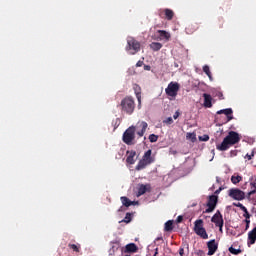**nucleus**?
I'll list each match as a JSON object with an SVG mask.
<instances>
[{
	"mask_svg": "<svg viewBox=\"0 0 256 256\" xmlns=\"http://www.w3.org/2000/svg\"><path fill=\"white\" fill-rule=\"evenodd\" d=\"M147 127H149V124L145 121L138 122L136 127L130 126L123 134L124 143L126 145H133V141H135V131H137L138 137H143L145 131H147Z\"/></svg>",
	"mask_w": 256,
	"mask_h": 256,
	"instance_id": "f257e3e1",
	"label": "nucleus"
},
{
	"mask_svg": "<svg viewBox=\"0 0 256 256\" xmlns=\"http://www.w3.org/2000/svg\"><path fill=\"white\" fill-rule=\"evenodd\" d=\"M241 141V136L235 131H230L228 135L223 139L222 143L216 146L218 151H227L229 147L237 145Z\"/></svg>",
	"mask_w": 256,
	"mask_h": 256,
	"instance_id": "f03ea898",
	"label": "nucleus"
},
{
	"mask_svg": "<svg viewBox=\"0 0 256 256\" xmlns=\"http://www.w3.org/2000/svg\"><path fill=\"white\" fill-rule=\"evenodd\" d=\"M120 107L122 113H126V115H133V111H135V100L131 96H126L121 100Z\"/></svg>",
	"mask_w": 256,
	"mask_h": 256,
	"instance_id": "7ed1b4c3",
	"label": "nucleus"
},
{
	"mask_svg": "<svg viewBox=\"0 0 256 256\" xmlns=\"http://www.w3.org/2000/svg\"><path fill=\"white\" fill-rule=\"evenodd\" d=\"M153 150L149 149L147 150L144 155L142 156V159L138 162L136 165V171H141L147 167V165H151L152 163H155V158L152 156Z\"/></svg>",
	"mask_w": 256,
	"mask_h": 256,
	"instance_id": "20e7f679",
	"label": "nucleus"
},
{
	"mask_svg": "<svg viewBox=\"0 0 256 256\" xmlns=\"http://www.w3.org/2000/svg\"><path fill=\"white\" fill-rule=\"evenodd\" d=\"M126 51L130 53V55H135L136 53H139V51H141V42L133 37H128Z\"/></svg>",
	"mask_w": 256,
	"mask_h": 256,
	"instance_id": "39448f33",
	"label": "nucleus"
},
{
	"mask_svg": "<svg viewBox=\"0 0 256 256\" xmlns=\"http://www.w3.org/2000/svg\"><path fill=\"white\" fill-rule=\"evenodd\" d=\"M194 232L202 239H209V234H207V230L203 228V220L201 219L195 221Z\"/></svg>",
	"mask_w": 256,
	"mask_h": 256,
	"instance_id": "423d86ee",
	"label": "nucleus"
},
{
	"mask_svg": "<svg viewBox=\"0 0 256 256\" xmlns=\"http://www.w3.org/2000/svg\"><path fill=\"white\" fill-rule=\"evenodd\" d=\"M179 89H181V85L178 82H170L165 89V93L168 97H177V93H179Z\"/></svg>",
	"mask_w": 256,
	"mask_h": 256,
	"instance_id": "0eeeda50",
	"label": "nucleus"
},
{
	"mask_svg": "<svg viewBox=\"0 0 256 256\" xmlns=\"http://www.w3.org/2000/svg\"><path fill=\"white\" fill-rule=\"evenodd\" d=\"M211 221L219 228L220 233H223V225H225V221L223 220V214H221V211L217 210L212 216Z\"/></svg>",
	"mask_w": 256,
	"mask_h": 256,
	"instance_id": "6e6552de",
	"label": "nucleus"
},
{
	"mask_svg": "<svg viewBox=\"0 0 256 256\" xmlns=\"http://www.w3.org/2000/svg\"><path fill=\"white\" fill-rule=\"evenodd\" d=\"M228 197H231L234 201H243L245 199V193L239 188H232L228 190Z\"/></svg>",
	"mask_w": 256,
	"mask_h": 256,
	"instance_id": "1a4fd4ad",
	"label": "nucleus"
},
{
	"mask_svg": "<svg viewBox=\"0 0 256 256\" xmlns=\"http://www.w3.org/2000/svg\"><path fill=\"white\" fill-rule=\"evenodd\" d=\"M217 203H219V197L217 195L209 196L206 204L208 208L204 211V213H213L215 211V207H217Z\"/></svg>",
	"mask_w": 256,
	"mask_h": 256,
	"instance_id": "9d476101",
	"label": "nucleus"
},
{
	"mask_svg": "<svg viewBox=\"0 0 256 256\" xmlns=\"http://www.w3.org/2000/svg\"><path fill=\"white\" fill-rule=\"evenodd\" d=\"M207 247H208L207 255L211 256V255H215V253L217 252V249H219V244L215 241V239H213L207 242Z\"/></svg>",
	"mask_w": 256,
	"mask_h": 256,
	"instance_id": "9b49d317",
	"label": "nucleus"
},
{
	"mask_svg": "<svg viewBox=\"0 0 256 256\" xmlns=\"http://www.w3.org/2000/svg\"><path fill=\"white\" fill-rule=\"evenodd\" d=\"M255 242H256V226L250 232H248V241H247L248 247H251V245H255Z\"/></svg>",
	"mask_w": 256,
	"mask_h": 256,
	"instance_id": "f8f14e48",
	"label": "nucleus"
},
{
	"mask_svg": "<svg viewBox=\"0 0 256 256\" xmlns=\"http://www.w3.org/2000/svg\"><path fill=\"white\" fill-rule=\"evenodd\" d=\"M223 114L226 115L228 122L233 120V109L226 108V109H223V110H219L217 112V115H223Z\"/></svg>",
	"mask_w": 256,
	"mask_h": 256,
	"instance_id": "ddd939ff",
	"label": "nucleus"
},
{
	"mask_svg": "<svg viewBox=\"0 0 256 256\" xmlns=\"http://www.w3.org/2000/svg\"><path fill=\"white\" fill-rule=\"evenodd\" d=\"M203 97H204V107H206V109H211V107H213V97H211L210 94H207V93H204Z\"/></svg>",
	"mask_w": 256,
	"mask_h": 256,
	"instance_id": "4468645a",
	"label": "nucleus"
},
{
	"mask_svg": "<svg viewBox=\"0 0 256 256\" xmlns=\"http://www.w3.org/2000/svg\"><path fill=\"white\" fill-rule=\"evenodd\" d=\"M147 191H151V185L149 184H141L138 187V192H137V197H141V195H145L147 193Z\"/></svg>",
	"mask_w": 256,
	"mask_h": 256,
	"instance_id": "2eb2a0df",
	"label": "nucleus"
},
{
	"mask_svg": "<svg viewBox=\"0 0 256 256\" xmlns=\"http://www.w3.org/2000/svg\"><path fill=\"white\" fill-rule=\"evenodd\" d=\"M127 158H126V163H128V165H135V155H137V152L135 151H127Z\"/></svg>",
	"mask_w": 256,
	"mask_h": 256,
	"instance_id": "dca6fc26",
	"label": "nucleus"
},
{
	"mask_svg": "<svg viewBox=\"0 0 256 256\" xmlns=\"http://www.w3.org/2000/svg\"><path fill=\"white\" fill-rule=\"evenodd\" d=\"M138 247H137V244L135 243H130V244H127L126 247H125V253H137L138 251Z\"/></svg>",
	"mask_w": 256,
	"mask_h": 256,
	"instance_id": "f3484780",
	"label": "nucleus"
},
{
	"mask_svg": "<svg viewBox=\"0 0 256 256\" xmlns=\"http://www.w3.org/2000/svg\"><path fill=\"white\" fill-rule=\"evenodd\" d=\"M133 89L136 95V99L138 100V103L141 105V86H139L138 84H134Z\"/></svg>",
	"mask_w": 256,
	"mask_h": 256,
	"instance_id": "a211bd4d",
	"label": "nucleus"
},
{
	"mask_svg": "<svg viewBox=\"0 0 256 256\" xmlns=\"http://www.w3.org/2000/svg\"><path fill=\"white\" fill-rule=\"evenodd\" d=\"M122 205L124 207H131V205H135V201H131L129 198H127L126 196H122L120 198Z\"/></svg>",
	"mask_w": 256,
	"mask_h": 256,
	"instance_id": "6ab92c4d",
	"label": "nucleus"
},
{
	"mask_svg": "<svg viewBox=\"0 0 256 256\" xmlns=\"http://www.w3.org/2000/svg\"><path fill=\"white\" fill-rule=\"evenodd\" d=\"M163 12H164L165 18L168 21H171L173 19V17H175V12H173V10H171L169 8L164 9Z\"/></svg>",
	"mask_w": 256,
	"mask_h": 256,
	"instance_id": "aec40b11",
	"label": "nucleus"
},
{
	"mask_svg": "<svg viewBox=\"0 0 256 256\" xmlns=\"http://www.w3.org/2000/svg\"><path fill=\"white\" fill-rule=\"evenodd\" d=\"M158 33L161 39H166V41H169V39H171V34L165 30H158Z\"/></svg>",
	"mask_w": 256,
	"mask_h": 256,
	"instance_id": "412c9836",
	"label": "nucleus"
},
{
	"mask_svg": "<svg viewBox=\"0 0 256 256\" xmlns=\"http://www.w3.org/2000/svg\"><path fill=\"white\" fill-rule=\"evenodd\" d=\"M162 48H163V44L159 42H152L150 44V49H152V51H161Z\"/></svg>",
	"mask_w": 256,
	"mask_h": 256,
	"instance_id": "4be33fe9",
	"label": "nucleus"
},
{
	"mask_svg": "<svg viewBox=\"0 0 256 256\" xmlns=\"http://www.w3.org/2000/svg\"><path fill=\"white\" fill-rule=\"evenodd\" d=\"M68 247L75 253H79V251H81V244H68Z\"/></svg>",
	"mask_w": 256,
	"mask_h": 256,
	"instance_id": "5701e85b",
	"label": "nucleus"
},
{
	"mask_svg": "<svg viewBox=\"0 0 256 256\" xmlns=\"http://www.w3.org/2000/svg\"><path fill=\"white\" fill-rule=\"evenodd\" d=\"M240 209L244 212L243 217H245V219H251V214H249L247 207H245L244 205H240Z\"/></svg>",
	"mask_w": 256,
	"mask_h": 256,
	"instance_id": "b1692460",
	"label": "nucleus"
},
{
	"mask_svg": "<svg viewBox=\"0 0 256 256\" xmlns=\"http://www.w3.org/2000/svg\"><path fill=\"white\" fill-rule=\"evenodd\" d=\"M228 251H229V253H231L232 255H239V254L243 253V250H241V249H235V248H233V246L229 247V248H228Z\"/></svg>",
	"mask_w": 256,
	"mask_h": 256,
	"instance_id": "393cba45",
	"label": "nucleus"
},
{
	"mask_svg": "<svg viewBox=\"0 0 256 256\" xmlns=\"http://www.w3.org/2000/svg\"><path fill=\"white\" fill-rule=\"evenodd\" d=\"M241 181H243V177H241V176H232L231 177V182L233 183V185H237V183H241Z\"/></svg>",
	"mask_w": 256,
	"mask_h": 256,
	"instance_id": "a878e982",
	"label": "nucleus"
},
{
	"mask_svg": "<svg viewBox=\"0 0 256 256\" xmlns=\"http://www.w3.org/2000/svg\"><path fill=\"white\" fill-rule=\"evenodd\" d=\"M164 229H165V231H173V221L172 220H168L165 223Z\"/></svg>",
	"mask_w": 256,
	"mask_h": 256,
	"instance_id": "bb28decb",
	"label": "nucleus"
},
{
	"mask_svg": "<svg viewBox=\"0 0 256 256\" xmlns=\"http://www.w3.org/2000/svg\"><path fill=\"white\" fill-rule=\"evenodd\" d=\"M148 139L150 143H157V141L159 140V136L155 134H150Z\"/></svg>",
	"mask_w": 256,
	"mask_h": 256,
	"instance_id": "cd10ccee",
	"label": "nucleus"
},
{
	"mask_svg": "<svg viewBox=\"0 0 256 256\" xmlns=\"http://www.w3.org/2000/svg\"><path fill=\"white\" fill-rule=\"evenodd\" d=\"M122 221L124 223H131V213H126V216Z\"/></svg>",
	"mask_w": 256,
	"mask_h": 256,
	"instance_id": "c85d7f7f",
	"label": "nucleus"
},
{
	"mask_svg": "<svg viewBox=\"0 0 256 256\" xmlns=\"http://www.w3.org/2000/svg\"><path fill=\"white\" fill-rule=\"evenodd\" d=\"M203 71L205 72L206 75L211 74V69L209 68L208 65L203 66Z\"/></svg>",
	"mask_w": 256,
	"mask_h": 256,
	"instance_id": "c756f323",
	"label": "nucleus"
},
{
	"mask_svg": "<svg viewBox=\"0 0 256 256\" xmlns=\"http://www.w3.org/2000/svg\"><path fill=\"white\" fill-rule=\"evenodd\" d=\"M166 125H173V118L168 117L166 120L163 121Z\"/></svg>",
	"mask_w": 256,
	"mask_h": 256,
	"instance_id": "7c9ffc66",
	"label": "nucleus"
},
{
	"mask_svg": "<svg viewBox=\"0 0 256 256\" xmlns=\"http://www.w3.org/2000/svg\"><path fill=\"white\" fill-rule=\"evenodd\" d=\"M255 157V152L252 151L251 154H246L245 159H248V161H251Z\"/></svg>",
	"mask_w": 256,
	"mask_h": 256,
	"instance_id": "2f4dec72",
	"label": "nucleus"
},
{
	"mask_svg": "<svg viewBox=\"0 0 256 256\" xmlns=\"http://www.w3.org/2000/svg\"><path fill=\"white\" fill-rule=\"evenodd\" d=\"M179 115H180L179 111H176L173 115V119H179Z\"/></svg>",
	"mask_w": 256,
	"mask_h": 256,
	"instance_id": "473e14b6",
	"label": "nucleus"
},
{
	"mask_svg": "<svg viewBox=\"0 0 256 256\" xmlns=\"http://www.w3.org/2000/svg\"><path fill=\"white\" fill-rule=\"evenodd\" d=\"M177 223H182L183 222V216H178L176 219Z\"/></svg>",
	"mask_w": 256,
	"mask_h": 256,
	"instance_id": "72a5a7b5",
	"label": "nucleus"
},
{
	"mask_svg": "<svg viewBox=\"0 0 256 256\" xmlns=\"http://www.w3.org/2000/svg\"><path fill=\"white\" fill-rule=\"evenodd\" d=\"M222 191H223V187H220L214 193H215V195H219V193H221Z\"/></svg>",
	"mask_w": 256,
	"mask_h": 256,
	"instance_id": "f704fd0d",
	"label": "nucleus"
},
{
	"mask_svg": "<svg viewBox=\"0 0 256 256\" xmlns=\"http://www.w3.org/2000/svg\"><path fill=\"white\" fill-rule=\"evenodd\" d=\"M136 67H143V61L139 60V61L136 63Z\"/></svg>",
	"mask_w": 256,
	"mask_h": 256,
	"instance_id": "c9c22d12",
	"label": "nucleus"
},
{
	"mask_svg": "<svg viewBox=\"0 0 256 256\" xmlns=\"http://www.w3.org/2000/svg\"><path fill=\"white\" fill-rule=\"evenodd\" d=\"M240 205H243V204H241L240 202H238V203H233V206L234 207H239V209H241V206Z\"/></svg>",
	"mask_w": 256,
	"mask_h": 256,
	"instance_id": "e433bc0d",
	"label": "nucleus"
},
{
	"mask_svg": "<svg viewBox=\"0 0 256 256\" xmlns=\"http://www.w3.org/2000/svg\"><path fill=\"white\" fill-rule=\"evenodd\" d=\"M245 224L246 225H250L251 224V220H250V218H245Z\"/></svg>",
	"mask_w": 256,
	"mask_h": 256,
	"instance_id": "4c0bfd02",
	"label": "nucleus"
},
{
	"mask_svg": "<svg viewBox=\"0 0 256 256\" xmlns=\"http://www.w3.org/2000/svg\"><path fill=\"white\" fill-rule=\"evenodd\" d=\"M207 77L209 78L210 81H213V75L211 73L207 74Z\"/></svg>",
	"mask_w": 256,
	"mask_h": 256,
	"instance_id": "58836bf2",
	"label": "nucleus"
},
{
	"mask_svg": "<svg viewBox=\"0 0 256 256\" xmlns=\"http://www.w3.org/2000/svg\"><path fill=\"white\" fill-rule=\"evenodd\" d=\"M183 253H185V250H184L183 248H180L179 254H180L181 256H183Z\"/></svg>",
	"mask_w": 256,
	"mask_h": 256,
	"instance_id": "ea45409f",
	"label": "nucleus"
},
{
	"mask_svg": "<svg viewBox=\"0 0 256 256\" xmlns=\"http://www.w3.org/2000/svg\"><path fill=\"white\" fill-rule=\"evenodd\" d=\"M157 255H159V248H156V249H155V253H154L153 256H157Z\"/></svg>",
	"mask_w": 256,
	"mask_h": 256,
	"instance_id": "a19ab883",
	"label": "nucleus"
},
{
	"mask_svg": "<svg viewBox=\"0 0 256 256\" xmlns=\"http://www.w3.org/2000/svg\"><path fill=\"white\" fill-rule=\"evenodd\" d=\"M209 139L208 135H204V138L202 139V141H207Z\"/></svg>",
	"mask_w": 256,
	"mask_h": 256,
	"instance_id": "79ce46f5",
	"label": "nucleus"
},
{
	"mask_svg": "<svg viewBox=\"0 0 256 256\" xmlns=\"http://www.w3.org/2000/svg\"><path fill=\"white\" fill-rule=\"evenodd\" d=\"M256 192V189L255 190H252L249 192V195H254V193Z\"/></svg>",
	"mask_w": 256,
	"mask_h": 256,
	"instance_id": "37998d69",
	"label": "nucleus"
},
{
	"mask_svg": "<svg viewBox=\"0 0 256 256\" xmlns=\"http://www.w3.org/2000/svg\"><path fill=\"white\" fill-rule=\"evenodd\" d=\"M117 123H119V118L116 119V123H115L116 127H119V124Z\"/></svg>",
	"mask_w": 256,
	"mask_h": 256,
	"instance_id": "c03bdc74",
	"label": "nucleus"
},
{
	"mask_svg": "<svg viewBox=\"0 0 256 256\" xmlns=\"http://www.w3.org/2000/svg\"><path fill=\"white\" fill-rule=\"evenodd\" d=\"M145 69L149 71L151 69V66H145Z\"/></svg>",
	"mask_w": 256,
	"mask_h": 256,
	"instance_id": "a18cd8bd",
	"label": "nucleus"
},
{
	"mask_svg": "<svg viewBox=\"0 0 256 256\" xmlns=\"http://www.w3.org/2000/svg\"><path fill=\"white\" fill-rule=\"evenodd\" d=\"M189 136H190V137H193V134L188 133V134H187V137H189Z\"/></svg>",
	"mask_w": 256,
	"mask_h": 256,
	"instance_id": "49530a36",
	"label": "nucleus"
},
{
	"mask_svg": "<svg viewBox=\"0 0 256 256\" xmlns=\"http://www.w3.org/2000/svg\"><path fill=\"white\" fill-rule=\"evenodd\" d=\"M119 212L123 211V206L118 209Z\"/></svg>",
	"mask_w": 256,
	"mask_h": 256,
	"instance_id": "de8ad7c7",
	"label": "nucleus"
},
{
	"mask_svg": "<svg viewBox=\"0 0 256 256\" xmlns=\"http://www.w3.org/2000/svg\"><path fill=\"white\" fill-rule=\"evenodd\" d=\"M198 255H203V251L200 250L199 253H198Z\"/></svg>",
	"mask_w": 256,
	"mask_h": 256,
	"instance_id": "09e8293b",
	"label": "nucleus"
},
{
	"mask_svg": "<svg viewBox=\"0 0 256 256\" xmlns=\"http://www.w3.org/2000/svg\"><path fill=\"white\" fill-rule=\"evenodd\" d=\"M245 229H246V231H247V229H249V224H246V228Z\"/></svg>",
	"mask_w": 256,
	"mask_h": 256,
	"instance_id": "8fccbe9b",
	"label": "nucleus"
}]
</instances>
